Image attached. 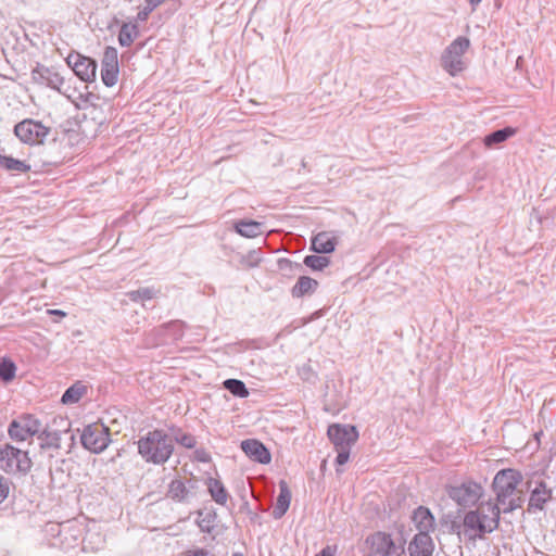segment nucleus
<instances>
[{"mask_svg":"<svg viewBox=\"0 0 556 556\" xmlns=\"http://www.w3.org/2000/svg\"><path fill=\"white\" fill-rule=\"evenodd\" d=\"M232 556H243L241 553H235Z\"/></svg>","mask_w":556,"mask_h":556,"instance_id":"nucleus-44","label":"nucleus"},{"mask_svg":"<svg viewBox=\"0 0 556 556\" xmlns=\"http://www.w3.org/2000/svg\"><path fill=\"white\" fill-rule=\"evenodd\" d=\"M481 1H482V0H469V2H470L471 4H478V3H480Z\"/></svg>","mask_w":556,"mask_h":556,"instance_id":"nucleus-43","label":"nucleus"},{"mask_svg":"<svg viewBox=\"0 0 556 556\" xmlns=\"http://www.w3.org/2000/svg\"><path fill=\"white\" fill-rule=\"evenodd\" d=\"M531 481L527 482V488L530 490L528 510H542L544 505L552 498V490L547 488L543 480L535 481L534 488H531Z\"/></svg>","mask_w":556,"mask_h":556,"instance_id":"nucleus-13","label":"nucleus"},{"mask_svg":"<svg viewBox=\"0 0 556 556\" xmlns=\"http://www.w3.org/2000/svg\"><path fill=\"white\" fill-rule=\"evenodd\" d=\"M68 64H73L74 73L84 81H93L97 73V62L81 54L70 55Z\"/></svg>","mask_w":556,"mask_h":556,"instance_id":"nucleus-14","label":"nucleus"},{"mask_svg":"<svg viewBox=\"0 0 556 556\" xmlns=\"http://www.w3.org/2000/svg\"><path fill=\"white\" fill-rule=\"evenodd\" d=\"M338 452L336 463L340 466L348 463L351 448L336 450Z\"/></svg>","mask_w":556,"mask_h":556,"instance_id":"nucleus-37","label":"nucleus"},{"mask_svg":"<svg viewBox=\"0 0 556 556\" xmlns=\"http://www.w3.org/2000/svg\"><path fill=\"white\" fill-rule=\"evenodd\" d=\"M71 422L62 417L54 418L50 425L38 433L41 448H61L62 435L70 432Z\"/></svg>","mask_w":556,"mask_h":556,"instance_id":"nucleus-7","label":"nucleus"},{"mask_svg":"<svg viewBox=\"0 0 556 556\" xmlns=\"http://www.w3.org/2000/svg\"><path fill=\"white\" fill-rule=\"evenodd\" d=\"M138 450L147 462L163 464L173 454L174 444L164 431L154 430L138 441Z\"/></svg>","mask_w":556,"mask_h":556,"instance_id":"nucleus-2","label":"nucleus"},{"mask_svg":"<svg viewBox=\"0 0 556 556\" xmlns=\"http://www.w3.org/2000/svg\"><path fill=\"white\" fill-rule=\"evenodd\" d=\"M189 489L180 479L173 480L168 485L167 496L174 501L182 502L189 496Z\"/></svg>","mask_w":556,"mask_h":556,"instance_id":"nucleus-26","label":"nucleus"},{"mask_svg":"<svg viewBox=\"0 0 556 556\" xmlns=\"http://www.w3.org/2000/svg\"><path fill=\"white\" fill-rule=\"evenodd\" d=\"M10 482L7 478L0 475V503H2L9 495Z\"/></svg>","mask_w":556,"mask_h":556,"instance_id":"nucleus-36","label":"nucleus"},{"mask_svg":"<svg viewBox=\"0 0 556 556\" xmlns=\"http://www.w3.org/2000/svg\"><path fill=\"white\" fill-rule=\"evenodd\" d=\"M206 484L212 498L219 505H226L229 495L224 484L214 478H208Z\"/></svg>","mask_w":556,"mask_h":556,"instance_id":"nucleus-23","label":"nucleus"},{"mask_svg":"<svg viewBox=\"0 0 556 556\" xmlns=\"http://www.w3.org/2000/svg\"><path fill=\"white\" fill-rule=\"evenodd\" d=\"M470 47V40L467 37H457L443 51L441 55V66L451 76H456L466 68L464 54Z\"/></svg>","mask_w":556,"mask_h":556,"instance_id":"nucleus-3","label":"nucleus"},{"mask_svg":"<svg viewBox=\"0 0 556 556\" xmlns=\"http://www.w3.org/2000/svg\"><path fill=\"white\" fill-rule=\"evenodd\" d=\"M262 261L258 251H250L247 255L242 256L241 264L248 268L256 267Z\"/></svg>","mask_w":556,"mask_h":556,"instance_id":"nucleus-34","label":"nucleus"},{"mask_svg":"<svg viewBox=\"0 0 556 556\" xmlns=\"http://www.w3.org/2000/svg\"><path fill=\"white\" fill-rule=\"evenodd\" d=\"M131 301L151 300L155 295V291L151 288H141L128 293Z\"/></svg>","mask_w":556,"mask_h":556,"instance_id":"nucleus-33","label":"nucleus"},{"mask_svg":"<svg viewBox=\"0 0 556 556\" xmlns=\"http://www.w3.org/2000/svg\"><path fill=\"white\" fill-rule=\"evenodd\" d=\"M164 0H146L144 7L138 12L136 22H146L149 14L157 8Z\"/></svg>","mask_w":556,"mask_h":556,"instance_id":"nucleus-32","label":"nucleus"},{"mask_svg":"<svg viewBox=\"0 0 556 556\" xmlns=\"http://www.w3.org/2000/svg\"><path fill=\"white\" fill-rule=\"evenodd\" d=\"M203 522L204 520H202L201 522H199V527L203 530V531H210L208 527H203Z\"/></svg>","mask_w":556,"mask_h":556,"instance_id":"nucleus-42","label":"nucleus"},{"mask_svg":"<svg viewBox=\"0 0 556 556\" xmlns=\"http://www.w3.org/2000/svg\"><path fill=\"white\" fill-rule=\"evenodd\" d=\"M372 548L382 556L396 555L401 546H396L391 535L384 532H377L370 538Z\"/></svg>","mask_w":556,"mask_h":556,"instance_id":"nucleus-16","label":"nucleus"},{"mask_svg":"<svg viewBox=\"0 0 556 556\" xmlns=\"http://www.w3.org/2000/svg\"><path fill=\"white\" fill-rule=\"evenodd\" d=\"M412 519L419 531L418 533L426 532L429 534L434 530V517L427 507L419 506L415 509Z\"/></svg>","mask_w":556,"mask_h":556,"instance_id":"nucleus-18","label":"nucleus"},{"mask_svg":"<svg viewBox=\"0 0 556 556\" xmlns=\"http://www.w3.org/2000/svg\"><path fill=\"white\" fill-rule=\"evenodd\" d=\"M522 475L516 469L500 470L493 479L496 500L481 501L476 509L468 510L463 518V532L469 540L481 539L500 525L502 513L520 508L525 502V491L520 488Z\"/></svg>","mask_w":556,"mask_h":556,"instance_id":"nucleus-1","label":"nucleus"},{"mask_svg":"<svg viewBox=\"0 0 556 556\" xmlns=\"http://www.w3.org/2000/svg\"><path fill=\"white\" fill-rule=\"evenodd\" d=\"M446 493L457 505L470 507L476 504L479 505L484 489L480 483L468 480L457 485L447 486Z\"/></svg>","mask_w":556,"mask_h":556,"instance_id":"nucleus-5","label":"nucleus"},{"mask_svg":"<svg viewBox=\"0 0 556 556\" xmlns=\"http://www.w3.org/2000/svg\"><path fill=\"white\" fill-rule=\"evenodd\" d=\"M225 388L233 395L239 397H247L249 395V391L245 384L238 379H227L224 382Z\"/></svg>","mask_w":556,"mask_h":556,"instance_id":"nucleus-29","label":"nucleus"},{"mask_svg":"<svg viewBox=\"0 0 556 556\" xmlns=\"http://www.w3.org/2000/svg\"><path fill=\"white\" fill-rule=\"evenodd\" d=\"M516 134V129L513 127H505L503 129L495 130L490 135L484 137V146L488 148H492L494 144L502 143L506 141L508 138L513 137Z\"/></svg>","mask_w":556,"mask_h":556,"instance_id":"nucleus-25","label":"nucleus"},{"mask_svg":"<svg viewBox=\"0 0 556 556\" xmlns=\"http://www.w3.org/2000/svg\"><path fill=\"white\" fill-rule=\"evenodd\" d=\"M31 466L28 452L8 443L0 446V468L5 472L26 475Z\"/></svg>","mask_w":556,"mask_h":556,"instance_id":"nucleus-4","label":"nucleus"},{"mask_svg":"<svg viewBox=\"0 0 556 556\" xmlns=\"http://www.w3.org/2000/svg\"><path fill=\"white\" fill-rule=\"evenodd\" d=\"M80 440L85 448L101 453L110 443L109 428L100 422L88 425L84 428Z\"/></svg>","mask_w":556,"mask_h":556,"instance_id":"nucleus-6","label":"nucleus"},{"mask_svg":"<svg viewBox=\"0 0 556 556\" xmlns=\"http://www.w3.org/2000/svg\"><path fill=\"white\" fill-rule=\"evenodd\" d=\"M318 282L307 276H302L299 278L298 282L292 288V295L294 298H301L305 294L312 293L316 290Z\"/></svg>","mask_w":556,"mask_h":556,"instance_id":"nucleus-24","label":"nucleus"},{"mask_svg":"<svg viewBox=\"0 0 556 556\" xmlns=\"http://www.w3.org/2000/svg\"><path fill=\"white\" fill-rule=\"evenodd\" d=\"M279 264H280V268H283V264L290 266L291 262L289 260H282L279 262Z\"/></svg>","mask_w":556,"mask_h":556,"instance_id":"nucleus-41","label":"nucleus"},{"mask_svg":"<svg viewBox=\"0 0 556 556\" xmlns=\"http://www.w3.org/2000/svg\"><path fill=\"white\" fill-rule=\"evenodd\" d=\"M434 543L430 534L417 533L408 545L410 556H432Z\"/></svg>","mask_w":556,"mask_h":556,"instance_id":"nucleus-15","label":"nucleus"},{"mask_svg":"<svg viewBox=\"0 0 556 556\" xmlns=\"http://www.w3.org/2000/svg\"><path fill=\"white\" fill-rule=\"evenodd\" d=\"M194 457L202 463H208L211 460L210 454L203 448L195 450Z\"/></svg>","mask_w":556,"mask_h":556,"instance_id":"nucleus-38","label":"nucleus"},{"mask_svg":"<svg viewBox=\"0 0 556 556\" xmlns=\"http://www.w3.org/2000/svg\"><path fill=\"white\" fill-rule=\"evenodd\" d=\"M41 431L40 421L31 415H23L12 420L8 433L12 440L24 442Z\"/></svg>","mask_w":556,"mask_h":556,"instance_id":"nucleus-9","label":"nucleus"},{"mask_svg":"<svg viewBox=\"0 0 556 556\" xmlns=\"http://www.w3.org/2000/svg\"><path fill=\"white\" fill-rule=\"evenodd\" d=\"M0 167L18 173H26L30 169V166L25 162L4 155H0Z\"/></svg>","mask_w":556,"mask_h":556,"instance_id":"nucleus-28","label":"nucleus"},{"mask_svg":"<svg viewBox=\"0 0 556 556\" xmlns=\"http://www.w3.org/2000/svg\"><path fill=\"white\" fill-rule=\"evenodd\" d=\"M118 53L114 47H106L101 62V78L105 86L112 87L118 79Z\"/></svg>","mask_w":556,"mask_h":556,"instance_id":"nucleus-11","label":"nucleus"},{"mask_svg":"<svg viewBox=\"0 0 556 556\" xmlns=\"http://www.w3.org/2000/svg\"><path fill=\"white\" fill-rule=\"evenodd\" d=\"M236 231L247 238H255L263 233V225L254 220H240L235 225Z\"/></svg>","mask_w":556,"mask_h":556,"instance_id":"nucleus-22","label":"nucleus"},{"mask_svg":"<svg viewBox=\"0 0 556 556\" xmlns=\"http://www.w3.org/2000/svg\"><path fill=\"white\" fill-rule=\"evenodd\" d=\"M176 441L187 448H192L197 444L195 438L188 433L176 437Z\"/></svg>","mask_w":556,"mask_h":556,"instance_id":"nucleus-35","label":"nucleus"},{"mask_svg":"<svg viewBox=\"0 0 556 556\" xmlns=\"http://www.w3.org/2000/svg\"><path fill=\"white\" fill-rule=\"evenodd\" d=\"M139 27L137 22H125L122 24L118 33V43L122 47H130L134 41L139 37Z\"/></svg>","mask_w":556,"mask_h":556,"instance_id":"nucleus-21","label":"nucleus"},{"mask_svg":"<svg viewBox=\"0 0 556 556\" xmlns=\"http://www.w3.org/2000/svg\"><path fill=\"white\" fill-rule=\"evenodd\" d=\"M336 245V238L327 231H321L313 237L311 249L319 254H328L334 251Z\"/></svg>","mask_w":556,"mask_h":556,"instance_id":"nucleus-19","label":"nucleus"},{"mask_svg":"<svg viewBox=\"0 0 556 556\" xmlns=\"http://www.w3.org/2000/svg\"><path fill=\"white\" fill-rule=\"evenodd\" d=\"M14 132L16 137L28 144H40L43 143L47 136L50 132V128L34 119H24L20 122Z\"/></svg>","mask_w":556,"mask_h":556,"instance_id":"nucleus-8","label":"nucleus"},{"mask_svg":"<svg viewBox=\"0 0 556 556\" xmlns=\"http://www.w3.org/2000/svg\"><path fill=\"white\" fill-rule=\"evenodd\" d=\"M48 313L51 314V315H58V316H61V317L66 316V313L63 312V311H60V309H49Z\"/></svg>","mask_w":556,"mask_h":556,"instance_id":"nucleus-40","label":"nucleus"},{"mask_svg":"<svg viewBox=\"0 0 556 556\" xmlns=\"http://www.w3.org/2000/svg\"><path fill=\"white\" fill-rule=\"evenodd\" d=\"M304 264L313 270H321L330 264V260L327 256L307 255Z\"/></svg>","mask_w":556,"mask_h":556,"instance_id":"nucleus-31","label":"nucleus"},{"mask_svg":"<svg viewBox=\"0 0 556 556\" xmlns=\"http://www.w3.org/2000/svg\"><path fill=\"white\" fill-rule=\"evenodd\" d=\"M31 79L35 84L50 87L63 93L64 78L53 68L38 65L31 71Z\"/></svg>","mask_w":556,"mask_h":556,"instance_id":"nucleus-12","label":"nucleus"},{"mask_svg":"<svg viewBox=\"0 0 556 556\" xmlns=\"http://www.w3.org/2000/svg\"><path fill=\"white\" fill-rule=\"evenodd\" d=\"M16 371L15 364L9 359V358H1L0 359V378L9 382L14 379Z\"/></svg>","mask_w":556,"mask_h":556,"instance_id":"nucleus-30","label":"nucleus"},{"mask_svg":"<svg viewBox=\"0 0 556 556\" xmlns=\"http://www.w3.org/2000/svg\"><path fill=\"white\" fill-rule=\"evenodd\" d=\"M291 502V492L286 481L279 482V495L273 510L275 519H280L288 510Z\"/></svg>","mask_w":556,"mask_h":556,"instance_id":"nucleus-20","label":"nucleus"},{"mask_svg":"<svg viewBox=\"0 0 556 556\" xmlns=\"http://www.w3.org/2000/svg\"><path fill=\"white\" fill-rule=\"evenodd\" d=\"M316 556H333V551H332V548L330 546H326Z\"/></svg>","mask_w":556,"mask_h":556,"instance_id":"nucleus-39","label":"nucleus"},{"mask_svg":"<svg viewBox=\"0 0 556 556\" xmlns=\"http://www.w3.org/2000/svg\"><path fill=\"white\" fill-rule=\"evenodd\" d=\"M242 451L254 462H258L261 464H268L271 459L270 453L257 440H244L241 443Z\"/></svg>","mask_w":556,"mask_h":556,"instance_id":"nucleus-17","label":"nucleus"},{"mask_svg":"<svg viewBox=\"0 0 556 556\" xmlns=\"http://www.w3.org/2000/svg\"><path fill=\"white\" fill-rule=\"evenodd\" d=\"M327 433L336 450L351 448L358 439L356 427L350 425H331Z\"/></svg>","mask_w":556,"mask_h":556,"instance_id":"nucleus-10","label":"nucleus"},{"mask_svg":"<svg viewBox=\"0 0 556 556\" xmlns=\"http://www.w3.org/2000/svg\"><path fill=\"white\" fill-rule=\"evenodd\" d=\"M87 389L84 384L80 382L74 383L72 387H70L64 394L62 395V403L63 404H74L77 403L86 393Z\"/></svg>","mask_w":556,"mask_h":556,"instance_id":"nucleus-27","label":"nucleus"}]
</instances>
